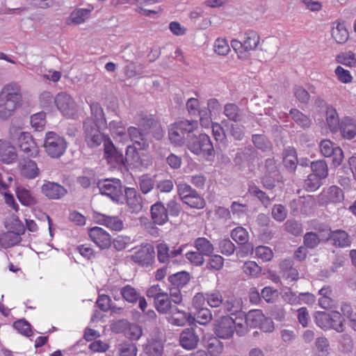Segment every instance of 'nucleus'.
<instances>
[{
  "label": "nucleus",
  "instance_id": "1a4fd4ad",
  "mask_svg": "<svg viewBox=\"0 0 356 356\" xmlns=\"http://www.w3.org/2000/svg\"><path fill=\"white\" fill-rule=\"evenodd\" d=\"M98 186L101 194L109 197L114 202H120L122 196V191L119 179H105L99 182Z\"/></svg>",
  "mask_w": 356,
  "mask_h": 356
},
{
  "label": "nucleus",
  "instance_id": "f03ea898",
  "mask_svg": "<svg viewBox=\"0 0 356 356\" xmlns=\"http://www.w3.org/2000/svg\"><path fill=\"white\" fill-rule=\"evenodd\" d=\"M157 121L152 115L141 114L138 120V125L140 127L131 126L127 129V133L131 141L137 145L138 149L145 150L149 148L150 140L148 137V129L156 126Z\"/></svg>",
  "mask_w": 356,
  "mask_h": 356
},
{
  "label": "nucleus",
  "instance_id": "c85d7f7f",
  "mask_svg": "<svg viewBox=\"0 0 356 356\" xmlns=\"http://www.w3.org/2000/svg\"><path fill=\"white\" fill-rule=\"evenodd\" d=\"M254 153L255 151L251 146L238 149L233 159L234 164L240 168L242 167L245 161H250L254 158Z\"/></svg>",
  "mask_w": 356,
  "mask_h": 356
},
{
  "label": "nucleus",
  "instance_id": "72a5a7b5",
  "mask_svg": "<svg viewBox=\"0 0 356 356\" xmlns=\"http://www.w3.org/2000/svg\"><path fill=\"white\" fill-rule=\"evenodd\" d=\"M144 351L148 356H162L163 344L161 340L152 339L145 345Z\"/></svg>",
  "mask_w": 356,
  "mask_h": 356
},
{
  "label": "nucleus",
  "instance_id": "4d7b16f0",
  "mask_svg": "<svg viewBox=\"0 0 356 356\" xmlns=\"http://www.w3.org/2000/svg\"><path fill=\"white\" fill-rule=\"evenodd\" d=\"M224 308L231 314H235L241 309V301L235 298H230L224 303Z\"/></svg>",
  "mask_w": 356,
  "mask_h": 356
},
{
  "label": "nucleus",
  "instance_id": "aec40b11",
  "mask_svg": "<svg viewBox=\"0 0 356 356\" xmlns=\"http://www.w3.org/2000/svg\"><path fill=\"white\" fill-rule=\"evenodd\" d=\"M151 217L153 222L159 225H163L169 220L166 208L161 201H157L151 206Z\"/></svg>",
  "mask_w": 356,
  "mask_h": 356
},
{
  "label": "nucleus",
  "instance_id": "4468645a",
  "mask_svg": "<svg viewBox=\"0 0 356 356\" xmlns=\"http://www.w3.org/2000/svg\"><path fill=\"white\" fill-rule=\"evenodd\" d=\"M18 145L22 152L29 156L35 157L38 152V147L29 133L20 134L18 138Z\"/></svg>",
  "mask_w": 356,
  "mask_h": 356
},
{
  "label": "nucleus",
  "instance_id": "69168bd1",
  "mask_svg": "<svg viewBox=\"0 0 356 356\" xmlns=\"http://www.w3.org/2000/svg\"><path fill=\"white\" fill-rule=\"evenodd\" d=\"M45 113L40 112L31 117V124L35 130H40L45 126Z\"/></svg>",
  "mask_w": 356,
  "mask_h": 356
},
{
  "label": "nucleus",
  "instance_id": "2f4dec72",
  "mask_svg": "<svg viewBox=\"0 0 356 356\" xmlns=\"http://www.w3.org/2000/svg\"><path fill=\"white\" fill-rule=\"evenodd\" d=\"M22 233L15 232H6L0 235V244L3 248L12 247L21 241L20 234Z\"/></svg>",
  "mask_w": 356,
  "mask_h": 356
},
{
  "label": "nucleus",
  "instance_id": "412c9836",
  "mask_svg": "<svg viewBox=\"0 0 356 356\" xmlns=\"http://www.w3.org/2000/svg\"><path fill=\"white\" fill-rule=\"evenodd\" d=\"M328 241H331V243L336 248H348L351 245V239L348 234L342 229H336L330 231Z\"/></svg>",
  "mask_w": 356,
  "mask_h": 356
},
{
  "label": "nucleus",
  "instance_id": "0e129e2a",
  "mask_svg": "<svg viewBox=\"0 0 356 356\" xmlns=\"http://www.w3.org/2000/svg\"><path fill=\"white\" fill-rule=\"evenodd\" d=\"M154 186V181L152 178L147 175H143L139 179V186L141 191L144 193L150 192Z\"/></svg>",
  "mask_w": 356,
  "mask_h": 356
},
{
  "label": "nucleus",
  "instance_id": "774afa93",
  "mask_svg": "<svg viewBox=\"0 0 356 356\" xmlns=\"http://www.w3.org/2000/svg\"><path fill=\"white\" fill-rule=\"evenodd\" d=\"M131 242V239L127 236H118L113 241V245L115 250L122 251L124 250Z\"/></svg>",
  "mask_w": 356,
  "mask_h": 356
},
{
  "label": "nucleus",
  "instance_id": "13d9d810",
  "mask_svg": "<svg viewBox=\"0 0 356 356\" xmlns=\"http://www.w3.org/2000/svg\"><path fill=\"white\" fill-rule=\"evenodd\" d=\"M282 296L284 300L290 305H300L299 295L293 292L291 288L284 289L282 291Z\"/></svg>",
  "mask_w": 356,
  "mask_h": 356
},
{
  "label": "nucleus",
  "instance_id": "7ed1b4c3",
  "mask_svg": "<svg viewBox=\"0 0 356 356\" xmlns=\"http://www.w3.org/2000/svg\"><path fill=\"white\" fill-rule=\"evenodd\" d=\"M198 127L196 120H181L171 124L168 129V138L170 143L177 147L186 145L188 138Z\"/></svg>",
  "mask_w": 356,
  "mask_h": 356
},
{
  "label": "nucleus",
  "instance_id": "c03bdc74",
  "mask_svg": "<svg viewBox=\"0 0 356 356\" xmlns=\"http://www.w3.org/2000/svg\"><path fill=\"white\" fill-rule=\"evenodd\" d=\"M290 115L298 125L303 129L309 128L312 124L311 120L298 109L291 108Z\"/></svg>",
  "mask_w": 356,
  "mask_h": 356
},
{
  "label": "nucleus",
  "instance_id": "f704fd0d",
  "mask_svg": "<svg viewBox=\"0 0 356 356\" xmlns=\"http://www.w3.org/2000/svg\"><path fill=\"white\" fill-rule=\"evenodd\" d=\"M171 302L172 301L170 299L169 295L166 292L163 293L154 300V305L156 310L158 312L163 314H168L173 308Z\"/></svg>",
  "mask_w": 356,
  "mask_h": 356
},
{
  "label": "nucleus",
  "instance_id": "f257e3e1",
  "mask_svg": "<svg viewBox=\"0 0 356 356\" xmlns=\"http://www.w3.org/2000/svg\"><path fill=\"white\" fill-rule=\"evenodd\" d=\"M22 99L21 86L17 82L6 84L0 91V119L6 120L19 106Z\"/></svg>",
  "mask_w": 356,
  "mask_h": 356
},
{
  "label": "nucleus",
  "instance_id": "4c0bfd02",
  "mask_svg": "<svg viewBox=\"0 0 356 356\" xmlns=\"http://www.w3.org/2000/svg\"><path fill=\"white\" fill-rule=\"evenodd\" d=\"M205 346L211 356H218L223 350L222 343L216 337H209Z\"/></svg>",
  "mask_w": 356,
  "mask_h": 356
},
{
  "label": "nucleus",
  "instance_id": "4be33fe9",
  "mask_svg": "<svg viewBox=\"0 0 356 356\" xmlns=\"http://www.w3.org/2000/svg\"><path fill=\"white\" fill-rule=\"evenodd\" d=\"M95 218L97 222L112 230L121 231L124 227L123 221L118 216H109L98 213L95 215Z\"/></svg>",
  "mask_w": 356,
  "mask_h": 356
},
{
  "label": "nucleus",
  "instance_id": "7c9ffc66",
  "mask_svg": "<svg viewBox=\"0 0 356 356\" xmlns=\"http://www.w3.org/2000/svg\"><path fill=\"white\" fill-rule=\"evenodd\" d=\"M260 42L259 35L254 31H248L245 33L243 39L244 51L255 50Z\"/></svg>",
  "mask_w": 356,
  "mask_h": 356
},
{
  "label": "nucleus",
  "instance_id": "79ce46f5",
  "mask_svg": "<svg viewBox=\"0 0 356 356\" xmlns=\"http://www.w3.org/2000/svg\"><path fill=\"white\" fill-rule=\"evenodd\" d=\"M249 193L256 197L261 203L266 207H268L272 202V198H270L265 192L261 191L257 186L251 185L248 188Z\"/></svg>",
  "mask_w": 356,
  "mask_h": 356
},
{
  "label": "nucleus",
  "instance_id": "dca6fc26",
  "mask_svg": "<svg viewBox=\"0 0 356 356\" xmlns=\"http://www.w3.org/2000/svg\"><path fill=\"white\" fill-rule=\"evenodd\" d=\"M184 247L185 245H181L177 249L170 250L168 244L159 243L156 245L158 260L161 263L168 264L171 259L175 258L182 253Z\"/></svg>",
  "mask_w": 356,
  "mask_h": 356
},
{
  "label": "nucleus",
  "instance_id": "393cba45",
  "mask_svg": "<svg viewBox=\"0 0 356 356\" xmlns=\"http://www.w3.org/2000/svg\"><path fill=\"white\" fill-rule=\"evenodd\" d=\"M341 136L351 140L356 136V120L350 117H345L341 121L339 130Z\"/></svg>",
  "mask_w": 356,
  "mask_h": 356
},
{
  "label": "nucleus",
  "instance_id": "864d4df0",
  "mask_svg": "<svg viewBox=\"0 0 356 356\" xmlns=\"http://www.w3.org/2000/svg\"><path fill=\"white\" fill-rule=\"evenodd\" d=\"M120 356H136L138 348L133 343L125 342L119 345Z\"/></svg>",
  "mask_w": 356,
  "mask_h": 356
},
{
  "label": "nucleus",
  "instance_id": "a211bd4d",
  "mask_svg": "<svg viewBox=\"0 0 356 356\" xmlns=\"http://www.w3.org/2000/svg\"><path fill=\"white\" fill-rule=\"evenodd\" d=\"M127 204L131 213H138L143 209V199L141 195L134 188L125 189Z\"/></svg>",
  "mask_w": 356,
  "mask_h": 356
},
{
  "label": "nucleus",
  "instance_id": "e2e57ef3",
  "mask_svg": "<svg viewBox=\"0 0 356 356\" xmlns=\"http://www.w3.org/2000/svg\"><path fill=\"white\" fill-rule=\"evenodd\" d=\"M185 256L187 260L196 266H201L205 262L204 257L197 250L188 252Z\"/></svg>",
  "mask_w": 356,
  "mask_h": 356
},
{
  "label": "nucleus",
  "instance_id": "473e14b6",
  "mask_svg": "<svg viewBox=\"0 0 356 356\" xmlns=\"http://www.w3.org/2000/svg\"><path fill=\"white\" fill-rule=\"evenodd\" d=\"M36 163L31 159L25 160L21 167V174L27 179H34L39 175Z\"/></svg>",
  "mask_w": 356,
  "mask_h": 356
},
{
  "label": "nucleus",
  "instance_id": "b1692460",
  "mask_svg": "<svg viewBox=\"0 0 356 356\" xmlns=\"http://www.w3.org/2000/svg\"><path fill=\"white\" fill-rule=\"evenodd\" d=\"M293 266V261L291 259H286L280 263V273L284 279L291 282L299 279V273Z\"/></svg>",
  "mask_w": 356,
  "mask_h": 356
},
{
  "label": "nucleus",
  "instance_id": "bf43d9fd",
  "mask_svg": "<svg viewBox=\"0 0 356 356\" xmlns=\"http://www.w3.org/2000/svg\"><path fill=\"white\" fill-rule=\"evenodd\" d=\"M195 316L196 321L202 325L207 324L212 319L211 311L206 307L197 310L195 313Z\"/></svg>",
  "mask_w": 356,
  "mask_h": 356
},
{
  "label": "nucleus",
  "instance_id": "de8ad7c7",
  "mask_svg": "<svg viewBox=\"0 0 356 356\" xmlns=\"http://www.w3.org/2000/svg\"><path fill=\"white\" fill-rule=\"evenodd\" d=\"M336 61L350 67H356V57L352 51L340 53L337 56Z\"/></svg>",
  "mask_w": 356,
  "mask_h": 356
},
{
  "label": "nucleus",
  "instance_id": "2eb2a0df",
  "mask_svg": "<svg viewBox=\"0 0 356 356\" xmlns=\"http://www.w3.org/2000/svg\"><path fill=\"white\" fill-rule=\"evenodd\" d=\"M41 191L47 197L51 200H59L67 193L64 186L51 181L44 183L41 186Z\"/></svg>",
  "mask_w": 356,
  "mask_h": 356
},
{
  "label": "nucleus",
  "instance_id": "9d476101",
  "mask_svg": "<svg viewBox=\"0 0 356 356\" xmlns=\"http://www.w3.org/2000/svg\"><path fill=\"white\" fill-rule=\"evenodd\" d=\"M54 102L58 109L67 118H73L76 114V102L74 99L65 92H59L54 97Z\"/></svg>",
  "mask_w": 356,
  "mask_h": 356
},
{
  "label": "nucleus",
  "instance_id": "bb28decb",
  "mask_svg": "<svg viewBox=\"0 0 356 356\" xmlns=\"http://www.w3.org/2000/svg\"><path fill=\"white\" fill-rule=\"evenodd\" d=\"M224 115L231 121L241 122L244 117V112L236 104L227 103L224 106Z\"/></svg>",
  "mask_w": 356,
  "mask_h": 356
},
{
  "label": "nucleus",
  "instance_id": "c9c22d12",
  "mask_svg": "<svg viewBox=\"0 0 356 356\" xmlns=\"http://www.w3.org/2000/svg\"><path fill=\"white\" fill-rule=\"evenodd\" d=\"M90 107L91 111V118L93 120L94 123L97 125H105L106 122L104 117V113L101 105L96 102L90 103Z\"/></svg>",
  "mask_w": 356,
  "mask_h": 356
},
{
  "label": "nucleus",
  "instance_id": "09e8293b",
  "mask_svg": "<svg viewBox=\"0 0 356 356\" xmlns=\"http://www.w3.org/2000/svg\"><path fill=\"white\" fill-rule=\"evenodd\" d=\"M232 238L238 244H245L249 239L248 232L242 227H237L231 233Z\"/></svg>",
  "mask_w": 356,
  "mask_h": 356
},
{
  "label": "nucleus",
  "instance_id": "ea45409f",
  "mask_svg": "<svg viewBox=\"0 0 356 356\" xmlns=\"http://www.w3.org/2000/svg\"><path fill=\"white\" fill-rule=\"evenodd\" d=\"M252 141L255 147L262 152L270 151L273 147L272 143L264 134H253Z\"/></svg>",
  "mask_w": 356,
  "mask_h": 356
},
{
  "label": "nucleus",
  "instance_id": "052dcab7",
  "mask_svg": "<svg viewBox=\"0 0 356 356\" xmlns=\"http://www.w3.org/2000/svg\"><path fill=\"white\" fill-rule=\"evenodd\" d=\"M219 249L222 254L230 256L234 252L236 246L229 238H223L219 242Z\"/></svg>",
  "mask_w": 356,
  "mask_h": 356
},
{
  "label": "nucleus",
  "instance_id": "49530a36",
  "mask_svg": "<svg viewBox=\"0 0 356 356\" xmlns=\"http://www.w3.org/2000/svg\"><path fill=\"white\" fill-rule=\"evenodd\" d=\"M312 173L321 179H325L328 175V168L324 160H318L311 163Z\"/></svg>",
  "mask_w": 356,
  "mask_h": 356
},
{
  "label": "nucleus",
  "instance_id": "e433bc0d",
  "mask_svg": "<svg viewBox=\"0 0 356 356\" xmlns=\"http://www.w3.org/2000/svg\"><path fill=\"white\" fill-rule=\"evenodd\" d=\"M266 317L260 309H252L248 312L245 321L250 327H256L262 324Z\"/></svg>",
  "mask_w": 356,
  "mask_h": 356
},
{
  "label": "nucleus",
  "instance_id": "ddd939ff",
  "mask_svg": "<svg viewBox=\"0 0 356 356\" xmlns=\"http://www.w3.org/2000/svg\"><path fill=\"white\" fill-rule=\"evenodd\" d=\"M104 158L113 166L124 163V157L122 152L115 148L113 142L108 138L104 141Z\"/></svg>",
  "mask_w": 356,
  "mask_h": 356
},
{
  "label": "nucleus",
  "instance_id": "6e6d98bb",
  "mask_svg": "<svg viewBox=\"0 0 356 356\" xmlns=\"http://www.w3.org/2000/svg\"><path fill=\"white\" fill-rule=\"evenodd\" d=\"M207 267L209 269L220 270L224 266V258L219 254H211L209 256Z\"/></svg>",
  "mask_w": 356,
  "mask_h": 356
},
{
  "label": "nucleus",
  "instance_id": "6ab92c4d",
  "mask_svg": "<svg viewBox=\"0 0 356 356\" xmlns=\"http://www.w3.org/2000/svg\"><path fill=\"white\" fill-rule=\"evenodd\" d=\"M17 158L16 148L10 142L0 140V161L6 164H11Z\"/></svg>",
  "mask_w": 356,
  "mask_h": 356
},
{
  "label": "nucleus",
  "instance_id": "3c124183",
  "mask_svg": "<svg viewBox=\"0 0 356 356\" xmlns=\"http://www.w3.org/2000/svg\"><path fill=\"white\" fill-rule=\"evenodd\" d=\"M343 321V317L339 312H332V323H330V329H333L338 332H343L345 329Z\"/></svg>",
  "mask_w": 356,
  "mask_h": 356
},
{
  "label": "nucleus",
  "instance_id": "a878e982",
  "mask_svg": "<svg viewBox=\"0 0 356 356\" xmlns=\"http://www.w3.org/2000/svg\"><path fill=\"white\" fill-rule=\"evenodd\" d=\"M325 112L326 122L329 129L332 133H337L341 125L337 110L332 106H327Z\"/></svg>",
  "mask_w": 356,
  "mask_h": 356
},
{
  "label": "nucleus",
  "instance_id": "f8f14e48",
  "mask_svg": "<svg viewBox=\"0 0 356 356\" xmlns=\"http://www.w3.org/2000/svg\"><path fill=\"white\" fill-rule=\"evenodd\" d=\"M91 240L102 250L108 249L112 244L111 236L103 228L93 227L89 230Z\"/></svg>",
  "mask_w": 356,
  "mask_h": 356
},
{
  "label": "nucleus",
  "instance_id": "a19ab883",
  "mask_svg": "<svg viewBox=\"0 0 356 356\" xmlns=\"http://www.w3.org/2000/svg\"><path fill=\"white\" fill-rule=\"evenodd\" d=\"M16 193L19 201L25 206H33L37 202L31 191L24 188L18 187Z\"/></svg>",
  "mask_w": 356,
  "mask_h": 356
},
{
  "label": "nucleus",
  "instance_id": "37998d69",
  "mask_svg": "<svg viewBox=\"0 0 356 356\" xmlns=\"http://www.w3.org/2000/svg\"><path fill=\"white\" fill-rule=\"evenodd\" d=\"M120 294L126 301L130 303H136L140 296V293L129 284L121 288Z\"/></svg>",
  "mask_w": 356,
  "mask_h": 356
},
{
  "label": "nucleus",
  "instance_id": "cd10ccee",
  "mask_svg": "<svg viewBox=\"0 0 356 356\" xmlns=\"http://www.w3.org/2000/svg\"><path fill=\"white\" fill-rule=\"evenodd\" d=\"M332 37L338 44H344L348 40L349 33L343 23H333Z\"/></svg>",
  "mask_w": 356,
  "mask_h": 356
},
{
  "label": "nucleus",
  "instance_id": "f3484780",
  "mask_svg": "<svg viewBox=\"0 0 356 356\" xmlns=\"http://www.w3.org/2000/svg\"><path fill=\"white\" fill-rule=\"evenodd\" d=\"M199 336L193 328L184 329L179 335L180 345L186 350H193L197 347Z\"/></svg>",
  "mask_w": 356,
  "mask_h": 356
},
{
  "label": "nucleus",
  "instance_id": "5fc2aeb1",
  "mask_svg": "<svg viewBox=\"0 0 356 356\" xmlns=\"http://www.w3.org/2000/svg\"><path fill=\"white\" fill-rule=\"evenodd\" d=\"M124 335L131 340H138L143 335V330L140 325L136 323H129Z\"/></svg>",
  "mask_w": 356,
  "mask_h": 356
},
{
  "label": "nucleus",
  "instance_id": "603ef678",
  "mask_svg": "<svg viewBox=\"0 0 356 356\" xmlns=\"http://www.w3.org/2000/svg\"><path fill=\"white\" fill-rule=\"evenodd\" d=\"M321 178L311 173L305 181V188L308 191H314L321 185Z\"/></svg>",
  "mask_w": 356,
  "mask_h": 356
},
{
  "label": "nucleus",
  "instance_id": "c756f323",
  "mask_svg": "<svg viewBox=\"0 0 356 356\" xmlns=\"http://www.w3.org/2000/svg\"><path fill=\"white\" fill-rule=\"evenodd\" d=\"M193 245L204 257L211 256L214 251V246L212 243L204 237L195 238Z\"/></svg>",
  "mask_w": 356,
  "mask_h": 356
},
{
  "label": "nucleus",
  "instance_id": "20e7f679",
  "mask_svg": "<svg viewBox=\"0 0 356 356\" xmlns=\"http://www.w3.org/2000/svg\"><path fill=\"white\" fill-rule=\"evenodd\" d=\"M186 147L195 155L203 154L207 157L214 155V147L210 137L206 134H193L188 138Z\"/></svg>",
  "mask_w": 356,
  "mask_h": 356
},
{
  "label": "nucleus",
  "instance_id": "9b49d317",
  "mask_svg": "<svg viewBox=\"0 0 356 356\" xmlns=\"http://www.w3.org/2000/svg\"><path fill=\"white\" fill-rule=\"evenodd\" d=\"M155 250L152 245L147 243L141 245L133 254L131 259L141 266H148L154 259Z\"/></svg>",
  "mask_w": 356,
  "mask_h": 356
},
{
  "label": "nucleus",
  "instance_id": "6e6552de",
  "mask_svg": "<svg viewBox=\"0 0 356 356\" xmlns=\"http://www.w3.org/2000/svg\"><path fill=\"white\" fill-rule=\"evenodd\" d=\"M214 333L218 338L228 339L236 331V323L230 316H222L216 320L213 324Z\"/></svg>",
  "mask_w": 356,
  "mask_h": 356
},
{
  "label": "nucleus",
  "instance_id": "a18cd8bd",
  "mask_svg": "<svg viewBox=\"0 0 356 356\" xmlns=\"http://www.w3.org/2000/svg\"><path fill=\"white\" fill-rule=\"evenodd\" d=\"M92 9L93 8L92 7L91 8H79L74 10L70 15L72 22L76 24L83 23L89 18Z\"/></svg>",
  "mask_w": 356,
  "mask_h": 356
},
{
  "label": "nucleus",
  "instance_id": "338daca9",
  "mask_svg": "<svg viewBox=\"0 0 356 356\" xmlns=\"http://www.w3.org/2000/svg\"><path fill=\"white\" fill-rule=\"evenodd\" d=\"M206 300L207 303L211 307H219L223 301L222 294L218 291H214L209 293H207Z\"/></svg>",
  "mask_w": 356,
  "mask_h": 356
},
{
  "label": "nucleus",
  "instance_id": "680f3d73",
  "mask_svg": "<svg viewBox=\"0 0 356 356\" xmlns=\"http://www.w3.org/2000/svg\"><path fill=\"white\" fill-rule=\"evenodd\" d=\"M243 272L250 276H257L261 272V268L253 261H246L243 266Z\"/></svg>",
  "mask_w": 356,
  "mask_h": 356
},
{
  "label": "nucleus",
  "instance_id": "423d86ee",
  "mask_svg": "<svg viewBox=\"0 0 356 356\" xmlns=\"http://www.w3.org/2000/svg\"><path fill=\"white\" fill-rule=\"evenodd\" d=\"M100 126L94 123L93 120L90 118H86L83 122L84 140L90 148L97 147L107 140L99 131Z\"/></svg>",
  "mask_w": 356,
  "mask_h": 356
},
{
  "label": "nucleus",
  "instance_id": "39448f33",
  "mask_svg": "<svg viewBox=\"0 0 356 356\" xmlns=\"http://www.w3.org/2000/svg\"><path fill=\"white\" fill-rule=\"evenodd\" d=\"M65 139L54 131L46 133L44 148L47 155L54 159H58L65 152L67 149Z\"/></svg>",
  "mask_w": 356,
  "mask_h": 356
},
{
  "label": "nucleus",
  "instance_id": "0eeeda50",
  "mask_svg": "<svg viewBox=\"0 0 356 356\" xmlns=\"http://www.w3.org/2000/svg\"><path fill=\"white\" fill-rule=\"evenodd\" d=\"M177 193L181 200L191 207L202 209L205 205L204 200L192 188V187L184 183L177 185Z\"/></svg>",
  "mask_w": 356,
  "mask_h": 356
},
{
  "label": "nucleus",
  "instance_id": "8fccbe9b",
  "mask_svg": "<svg viewBox=\"0 0 356 356\" xmlns=\"http://www.w3.org/2000/svg\"><path fill=\"white\" fill-rule=\"evenodd\" d=\"M316 323L323 330L330 329L332 323V313L327 314L324 312H318L315 316Z\"/></svg>",
  "mask_w": 356,
  "mask_h": 356
},
{
  "label": "nucleus",
  "instance_id": "58836bf2",
  "mask_svg": "<svg viewBox=\"0 0 356 356\" xmlns=\"http://www.w3.org/2000/svg\"><path fill=\"white\" fill-rule=\"evenodd\" d=\"M191 275L186 271H181L169 276L168 281L172 286L182 288L190 281Z\"/></svg>",
  "mask_w": 356,
  "mask_h": 356
},
{
  "label": "nucleus",
  "instance_id": "5701e85b",
  "mask_svg": "<svg viewBox=\"0 0 356 356\" xmlns=\"http://www.w3.org/2000/svg\"><path fill=\"white\" fill-rule=\"evenodd\" d=\"M168 314L169 316L167 317L168 323L176 326L185 325L191 318L190 314L179 309L176 306L173 307Z\"/></svg>",
  "mask_w": 356,
  "mask_h": 356
}]
</instances>
